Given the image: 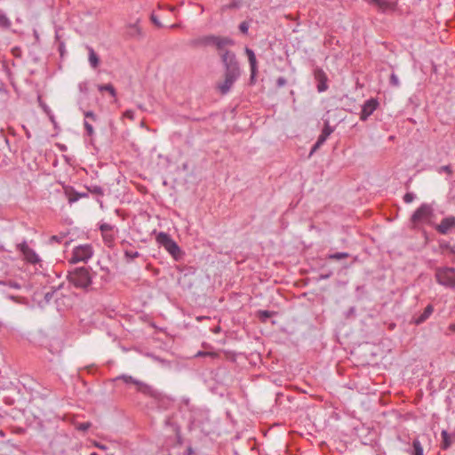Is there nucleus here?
<instances>
[{
    "label": "nucleus",
    "mask_w": 455,
    "mask_h": 455,
    "mask_svg": "<svg viewBox=\"0 0 455 455\" xmlns=\"http://www.w3.org/2000/svg\"><path fill=\"white\" fill-rule=\"evenodd\" d=\"M220 59L224 66V80L218 83L217 89L225 95L233 87L234 84L241 76V68L235 52L225 51L220 53Z\"/></svg>",
    "instance_id": "obj_1"
},
{
    "label": "nucleus",
    "mask_w": 455,
    "mask_h": 455,
    "mask_svg": "<svg viewBox=\"0 0 455 455\" xmlns=\"http://www.w3.org/2000/svg\"><path fill=\"white\" fill-rule=\"evenodd\" d=\"M68 279L76 288L86 290L92 284V275L88 268L81 267L68 271Z\"/></svg>",
    "instance_id": "obj_2"
},
{
    "label": "nucleus",
    "mask_w": 455,
    "mask_h": 455,
    "mask_svg": "<svg viewBox=\"0 0 455 455\" xmlns=\"http://www.w3.org/2000/svg\"><path fill=\"white\" fill-rule=\"evenodd\" d=\"M435 277L436 282L444 287L455 289V268L441 267L435 268Z\"/></svg>",
    "instance_id": "obj_3"
},
{
    "label": "nucleus",
    "mask_w": 455,
    "mask_h": 455,
    "mask_svg": "<svg viewBox=\"0 0 455 455\" xmlns=\"http://www.w3.org/2000/svg\"><path fill=\"white\" fill-rule=\"evenodd\" d=\"M434 215V208L431 204L424 203L413 212L411 217V222L416 226L419 223H429V220Z\"/></svg>",
    "instance_id": "obj_4"
},
{
    "label": "nucleus",
    "mask_w": 455,
    "mask_h": 455,
    "mask_svg": "<svg viewBox=\"0 0 455 455\" xmlns=\"http://www.w3.org/2000/svg\"><path fill=\"white\" fill-rule=\"evenodd\" d=\"M93 255V250L90 244H82L74 248L70 263L86 262Z\"/></svg>",
    "instance_id": "obj_5"
},
{
    "label": "nucleus",
    "mask_w": 455,
    "mask_h": 455,
    "mask_svg": "<svg viewBox=\"0 0 455 455\" xmlns=\"http://www.w3.org/2000/svg\"><path fill=\"white\" fill-rule=\"evenodd\" d=\"M100 230L105 245L108 248L114 247L116 240L115 226L108 223H101L100 225Z\"/></svg>",
    "instance_id": "obj_6"
},
{
    "label": "nucleus",
    "mask_w": 455,
    "mask_h": 455,
    "mask_svg": "<svg viewBox=\"0 0 455 455\" xmlns=\"http://www.w3.org/2000/svg\"><path fill=\"white\" fill-rule=\"evenodd\" d=\"M323 121L324 126L321 134L318 136L316 142L312 147L310 155H313L318 148H320L327 140L328 137L334 132V127L331 126L329 120L326 119Z\"/></svg>",
    "instance_id": "obj_7"
},
{
    "label": "nucleus",
    "mask_w": 455,
    "mask_h": 455,
    "mask_svg": "<svg viewBox=\"0 0 455 455\" xmlns=\"http://www.w3.org/2000/svg\"><path fill=\"white\" fill-rule=\"evenodd\" d=\"M379 103L377 99L371 98L367 100L362 106L360 113V120L366 121L373 112L378 108Z\"/></svg>",
    "instance_id": "obj_8"
},
{
    "label": "nucleus",
    "mask_w": 455,
    "mask_h": 455,
    "mask_svg": "<svg viewBox=\"0 0 455 455\" xmlns=\"http://www.w3.org/2000/svg\"><path fill=\"white\" fill-rule=\"evenodd\" d=\"M17 249L22 253L24 256V259L31 263V264H36L40 261V259L38 255L36 253V251L30 248L26 242H23L21 243H19L17 245Z\"/></svg>",
    "instance_id": "obj_9"
},
{
    "label": "nucleus",
    "mask_w": 455,
    "mask_h": 455,
    "mask_svg": "<svg viewBox=\"0 0 455 455\" xmlns=\"http://www.w3.org/2000/svg\"><path fill=\"white\" fill-rule=\"evenodd\" d=\"M314 77L317 83L316 89L318 92H323L328 89V77L326 73L320 68L314 69Z\"/></svg>",
    "instance_id": "obj_10"
},
{
    "label": "nucleus",
    "mask_w": 455,
    "mask_h": 455,
    "mask_svg": "<svg viewBox=\"0 0 455 455\" xmlns=\"http://www.w3.org/2000/svg\"><path fill=\"white\" fill-rule=\"evenodd\" d=\"M234 44L235 42L229 37L216 36L213 46L217 49L219 55L220 56V53L228 51L226 47L232 46Z\"/></svg>",
    "instance_id": "obj_11"
},
{
    "label": "nucleus",
    "mask_w": 455,
    "mask_h": 455,
    "mask_svg": "<svg viewBox=\"0 0 455 455\" xmlns=\"http://www.w3.org/2000/svg\"><path fill=\"white\" fill-rule=\"evenodd\" d=\"M435 230L441 235H447L453 231L451 215L443 218L441 222L435 226Z\"/></svg>",
    "instance_id": "obj_12"
},
{
    "label": "nucleus",
    "mask_w": 455,
    "mask_h": 455,
    "mask_svg": "<svg viewBox=\"0 0 455 455\" xmlns=\"http://www.w3.org/2000/svg\"><path fill=\"white\" fill-rule=\"evenodd\" d=\"M138 23H139V20L135 23L129 24L126 27V35L128 37L138 38V39L142 37L141 28L139 26Z\"/></svg>",
    "instance_id": "obj_13"
},
{
    "label": "nucleus",
    "mask_w": 455,
    "mask_h": 455,
    "mask_svg": "<svg viewBox=\"0 0 455 455\" xmlns=\"http://www.w3.org/2000/svg\"><path fill=\"white\" fill-rule=\"evenodd\" d=\"M245 53L251 68V79L253 80L257 72V60L254 52L250 48H245Z\"/></svg>",
    "instance_id": "obj_14"
},
{
    "label": "nucleus",
    "mask_w": 455,
    "mask_h": 455,
    "mask_svg": "<svg viewBox=\"0 0 455 455\" xmlns=\"http://www.w3.org/2000/svg\"><path fill=\"white\" fill-rule=\"evenodd\" d=\"M433 312H434V307L431 304H428L425 307L423 313H421L419 316L414 318L415 324L419 325V324L423 323L424 322H426L430 317V315L433 314Z\"/></svg>",
    "instance_id": "obj_15"
},
{
    "label": "nucleus",
    "mask_w": 455,
    "mask_h": 455,
    "mask_svg": "<svg viewBox=\"0 0 455 455\" xmlns=\"http://www.w3.org/2000/svg\"><path fill=\"white\" fill-rule=\"evenodd\" d=\"M217 36L209 35L202 36L198 39H196L192 42L193 45L196 46H208V45H214V41Z\"/></svg>",
    "instance_id": "obj_16"
},
{
    "label": "nucleus",
    "mask_w": 455,
    "mask_h": 455,
    "mask_svg": "<svg viewBox=\"0 0 455 455\" xmlns=\"http://www.w3.org/2000/svg\"><path fill=\"white\" fill-rule=\"evenodd\" d=\"M136 389H137V391H139L146 395H148V396L155 397L156 395V390H154L152 388V387H150L148 384L141 382V381L137 382Z\"/></svg>",
    "instance_id": "obj_17"
},
{
    "label": "nucleus",
    "mask_w": 455,
    "mask_h": 455,
    "mask_svg": "<svg viewBox=\"0 0 455 455\" xmlns=\"http://www.w3.org/2000/svg\"><path fill=\"white\" fill-rule=\"evenodd\" d=\"M164 248L168 251V252L175 259H178L180 257L181 251L178 244L173 241H170Z\"/></svg>",
    "instance_id": "obj_18"
},
{
    "label": "nucleus",
    "mask_w": 455,
    "mask_h": 455,
    "mask_svg": "<svg viewBox=\"0 0 455 455\" xmlns=\"http://www.w3.org/2000/svg\"><path fill=\"white\" fill-rule=\"evenodd\" d=\"M88 50V60L92 68H97L100 65V58L95 51L91 47L87 46Z\"/></svg>",
    "instance_id": "obj_19"
},
{
    "label": "nucleus",
    "mask_w": 455,
    "mask_h": 455,
    "mask_svg": "<svg viewBox=\"0 0 455 455\" xmlns=\"http://www.w3.org/2000/svg\"><path fill=\"white\" fill-rule=\"evenodd\" d=\"M411 455H424L423 447L419 439H414L412 442L411 450L409 451Z\"/></svg>",
    "instance_id": "obj_20"
},
{
    "label": "nucleus",
    "mask_w": 455,
    "mask_h": 455,
    "mask_svg": "<svg viewBox=\"0 0 455 455\" xmlns=\"http://www.w3.org/2000/svg\"><path fill=\"white\" fill-rule=\"evenodd\" d=\"M275 315V312L268 311V310H259L257 312V316L263 323H267V320L270 319Z\"/></svg>",
    "instance_id": "obj_21"
},
{
    "label": "nucleus",
    "mask_w": 455,
    "mask_h": 455,
    "mask_svg": "<svg viewBox=\"0 0 455 455\" xmlns=\"http://www.w3.org/2000/svg\"><path fill=\"white\" fill-rule=\"evenodd\" d=\"M98 90L101 92H108L114 98L116 96V91L111 84H99Z\"/></svg>",
    "instance_id": "obj_22"
},
{
    "label": "nucleus",
    "mask_w": 455,
    "mask_h": 455,
    "mask_svg": "<svg viewBox=\"0 0 455 455\" xmlns=\"http://www.w3.org/2000/svg\"><path fill=\"white\" fill-rule=\"evenodd\" d=\"M442 435V448L446 450L451 445V441L450 438V435L446 430H443L441 433Z\"/></svg>",
    "instance_id": "obj_23"
},
{
    "label": "nucleus",
    "mask_w": 455,
    "mask_h": 455,
    "mask_svg": "<svg viewBox=\"0 0 455 455\" xmlns=\"http://www.w3.org/2000/svg\"><path fill=\"white\" fill-rule=\"evenodd\" d=\"M369 4H373L379 7V10L385 11L389 7L387 0H366Z\"/></svg>",
    "instance_id": "obj_24"
},
{
    "label": "nucleus",
    "mask_w": 455,
    "mask_h": 455,
    "mask_svg": "<svg viewBox=\"0 0 455 455\" xmlns=\"http://www.w3.org/2000/svg\"><path fill=\"white\" fill-rule=\"evenodd\" d=\"M156 240L162 246L164 247L172 239L168 234L161 232L158 234Z\"/></svg>",
    "instance_id": "obj_25"
},
{
    "label": "nucleus",
    "mask_w": 455,
    "mask_h": 455,
    "mask_svg": "<svg viewBox=\"0 0 455 455\" xmlns=\"http://www.w3.org/2000/svg\"><path fill=\"white\" fill-rule=\"evenodd\" d=\"M65 237H66L65 234H60V235H52L49 238L48 243L51 244V245H52L54 243H61Z\"/></svg>",
    "instance_id": "obj_26"
},
{
    "label": "nucleus",
    "mask_w": 455,
    "mask_h": 455,
    "mask_svg": "<svg viewBox=\"0 0 455 455\" xmlns=\"http://www.w3.org/2000/svg\"><path fill=\"white\" fill-rule=\"evenodd\" d=\"M8 98V92L4 86V84L0 81V104L5 102Z\"/></svg>",
    "instance_id": "obj_27"
},
{
    "label": "nucleus",
    "mask_w": 455,
    "mask_h": 455,
    "mask_svg": "<svg viewBox=\"0 0 455 455\" xmlns=\"http://www.w3.org/2000/svg\"><path fill=\"white\" fill-rule=\"evenodd\" d=\"M12 25L9 18L4 14H0V27L3 28H9Z\"/></svg>",
    "instance_id": "obj_28"
},
{
    "label": "nucleus",
    "mask_w": 455,
    "mask_h": 455,
    "mask_svg": "<svg viewBox=\"0 0 455 455\" xmlns=\"http://www.w3.org/2000/svg\"><path fill=\"white\" fill-rule=\"evenodd\" d=\"M88 190L92 194H94V195H97V196H103L104 195L103 188L101 187H100V186H97V185H93V186L89 187Z\"/></svg>",
    "instance_id": "obj_29"
},
{
    "label": "nucleus",
    "mask_w": 455,
    "mask_h": 455,
    "mask_svg": "<svg viewBox=\"0 0 455 455\" xmlns=\"http://www.w3.org/2000/svg\"><path fill=\"white\" fill-rule=\"evenodd\" d=\"M0 284L7 285L13 289H20L21 288V285L13 280L0 281Z\"/></svg>",
    "instance_id": "obj_30"
},
{
    "label": "nucleus",
    "mask_w": 455,
    "mask_h": 455,
    "mask_svg": "<svg viewBox=\"0 0 455 455\" xmlns=\"http://www.w3.org/2000/svg\"><path fill=\"white\" fill-rule=\"evenodd\" d=\"M348 257H349V254L347 252H336V253L329 255V259H336V260H339V259H346Z\"/></svg>",
    "instance_id": "obj_31"
},
{
    "label": "nucleus",
    "mask_w": 455,
    "mask_h": 455,
    "mask_svg": "<svg viewBox=\"0 0 455 455\" xmlns=\"http://www.w3.org/2000/svg\"><path fill=\"white\" fill-rule=\"evenodd\" d=\"M84 126L86 134L89 137H92L94 135V129H93L92 124H90L87 120H84Z\"/></svg>",
    "instance_id": "obj_32"
},
{
    "label": "nucleus",
    "mask_w": 455,
    "mask_h": 455,
    "mask_svg": "<svg viewBox=\"0 0 455 455\" xmlns=\"http://www.w3.org/2000/svg\"><path fill=\"white\" fill-rule=\"evenodd\" d=\"M92 426V423L87 421V422H83V423H76V428L79 431H82V432H85L86 430H88Z\"/></svg>",
    "instance_id": "obj_33"
},
{
    "label": "nucleus",
    "mask_w": 455,
    "mask_h": 455,
    "mask_svg": "<svg viewBox=\"0 0 455 455\" xmlns=\"http://www.w3.org/2000/svg\"><path fill=\"white\" fill-rule=\"evenodd\" d=\"M124 256H125L127 261H130V260L134 259L135 258L140 257V254L138 251H127L126 250L124 251Z\"/></svg>",
    "instance_id": "obj_34"
},
{
    "label": "nucleus",
    "mask_w": 455,
    "mask_h": 455,
    "mask_svg": "<svg viewBox=\"0 0 455 455\" xmlns=\"http://www.w3.org/2000/svg\"><path fill=\"white\" fill-rule=\"evenodd\" d=\"M119 379H122L124 380V382L127 383V384H134L136 386L137 382L139 380L133 379L132 376H128V375H122L120 377H118Z\"/></svg>",
    "instance_id": "obj_35"
},
{
    "label": "nucleus",
    "mask_w": 455,
    "mask_h": 455,
    "mask_svg": "<svg viewBox=\"0 0 455 455\" xmlns=\"http://www.w3.org/2000/svg\"><path fill=\"white\" fill-rule=\"evenodd\" d=\"M84 116L86 119H90L92 122H96L98 117L92 111H84Z\"/></svg>",
    "instance_id": "obj_36"
},
{
    "label": "nucleus",
    "mask_w": 455,
    "mask_h": 455,
    "mask_svg": "<svg viewBox=\"0 0 455 455\" xmlns=\"http://www.w3.org/2000/svg\"><path fill=\"white\" fill-rule=\"evenodd\" d=\"M415 199V195L411 192H408L403 196V201L405 204H411Z\"/></svg>",
    "instance_id": "obj_37"
},
{
    "label": "nucleus",
    "mask_w": 455,
    "mask_h": 455,
    "mask_svg": "<svg viewBox=\"0 0 455 455\" xmlns=\"http://www.w3.org/2000/svg\"><path fill=\"white\" fill-rule=\"evenodd\" d=\"M438 172L439 173L446 172L448 174H451L452 173V170H451V165H443V166L439 168Z\"/></svg>",
    "instance_id": "obj_38"
},
{
    "label": "nucleus",
    "mask_w": 455,
    "mask_h": 455,
    "mask_svg": "<svg viewBox=\"0 0 455 455\" xmlns=\"http://www.w3.org/2000/svg\"><path fill=\"white\" fill-rule=\"evenodd\" d=\"M101 271L103 272V275H101V279L103 282L107 283L109 281V271L108 268L101 267Z\"/></svg>",
    "instance_id": "obj_39"
},
{
    "label": "nucleus",
    "mask_w": 455,
    "mask_h": 455,
    "mask_svg": "<svg viewBox=\"0 0 455 455\" xmlns=\"http://www.w3.org/2000/svg\"><path fill=\"white\" fill-rule=\"evenodd\" d=\"M239 29L240 31L243 33V34H246L248 32V29H249V25L246 21H243L240 25H239Z\"/></svg>",
    "instance_id": "obj_40"
},
{
    "label": "nucleus",
    "mask_w": 455,
    "mask_h": 455,
    "mask_svg": "<svg viewBox=\"0 0 455 455\" xmlns=\"http://www.w3.org/2000/svg\"><path fill=\"white\" fill-rule=\"evenodd\" d=\"M206 355H209V356H212V357H214L216 356V354L214 352H203V351H199L196 356V357H199V356H206Z\"/></svg>",
    "instance_id": "obj_41"
},
{
    "label": "nucleus",
    "mask_w": 455,
    "mask_h": 455,
    "mask_svg": "<svg viewBox=\"0 0 455 455\" xmlns=\"http://www.w3.org/2000/svg\"><path fill=\"white\" fill-rule=\"evenodd\" d=\"M390 84L395 85V86H398L399 85L398 77L394 73L390 76Z\"/></svg>",
    "instance_id": "obj_42"
},
{
    "label": "nucleus",
    "mask_w": 455,
    "mask_h": 455,
    "mask_svg": "<svg viewBox=\"0 0 455 455\" xmlns=\"http://www.w3.org/2000/svg\"><path fill=\"white\" fill-rule=\"evenodd\" d=\"M150 20L158 28H162L163 25L161 24V22L158 20V19L156 18V16L155 14H152L151 17H150Z\"/></svg>",
    "instance_id": "obj_43"
},
{
    "label": "nucleus",
    "mask_w": 455,
    "mask_h": 455,
    "mask_svg": "<svg viewBox=\"0 0 455 455\" xmlns=\"http://www.w3.org/2000/svg\"><path fill=\"white\" fill-rule=\"evenodd\" d=\"M124 116L130 120H133L134 119V112L132 110H126L124 113Z\"/></svg>",
    "instance_id": "obj_44"
},
{
    "label": "nucleus",
    "mask_w": 455,
    "mask_h": 455,
    "mask_svg": "<svg viewBox=\"0 0 455 455\" xmlns=\"http://www.w3.org/2000/svg\"><path fill=\"white\" fill-rule=\"evenodd\" d=\"M43 108H44V112L49 115L51 121L54 122V116L52 115H50L51 111H50L49 108L47 106L44 105Z\"/></svg>",
    "instance_id": "obj_45"
},
{
    "label": "nucleus",
    "mask_w": 455,
    "mask_h": 455,
    "mask_svg": "<svg viewBox=\"0 0 455 455\" xmlns=\"http://www.w3.org/2000/svg\"><path fill=\"white\" fill-rule=\"evenodd\" d=\"M440 248L442 249H449L450 248V243H447V242H443L440 243Z\"/></svg>",
    "instance_id": "obj_46"
},
{
    "label": "nucleus",
    "mask_w": 455,
    "mask_h": 455,
    "mask_svg": "<svg viewBox=\"0 0 455 455\" xmlns=\"http://www.w3.org/2000/svg\"><path fill=\"white\" fill-rule=\"evenodd\" d=\"M188 455H195V451L192 447H188L186 451Z\"/></svg>",
    "instance_id": "obj_47"
},
{
    "label": "nucleus",
    "mask_w": 455,
    "mask_h": 455,
    "mask_svg": "<svg viewBox=\"0 0 455 455\" xmlns=\"http://www.w3.org/2000/svg\"><path fill=\"white\" fill-rule=\"evenodd\" d=\"M277 84H278V85L284 84V78L283 77H279L278 80H277Z\"/></svg>",
    "instance_id": "obj_48"
},
{
    "label": "nucleus",
    "mask_w": 455,
    "mask_h": 455,
    "mask_svg": "<svg viewBox=\"0 0 455 455\" xmlns=\"http://www.w3.org/2000/svg\"><path fill=\"white\" fill-rule=\"evenodd\" d=\"M63 48H64V44H63V43H60V44L59 50H60V54H61V55L63 54Z\"/></svg>",
    "instance_id": "obj_49"
},
{
    "label": "nucleus",
    "mask_w": 455,
    "mask_h": 455,
    "mask_svg": "<svg viewBox=\"0 0 455 455\" xmlns=\"http://www.w3.org/2000/svg\"><path fill=\"white\" fill-rule=\"evenodd\" d=\"M451 221H452V228H453V231H455V216H452V215H451Z\"/></svg>",
    "instance_id": "obj_50"
},
{
    "label": "nucleus",
    "mask_w": 455,
    "mask_h": 455,
    "mask_svg": "<svg viewBox=\"0 0 455 455\" xmlns=\"http://www.w3.org/2000/svg\"><path fill=\"white\" fill-rule=\"evenodd\" d=\"M449 329H450L451 331H455V323H454L450 324Z\"/></svg>",
    "instance_id": "obj_51"
},
{
    "label": "nucleus",
    "mask_w": 455,
    "mask_h": 455,
    "mask_svg": "<svg viewBox=\"0 0 455 455\" xmlns=\"http://www.w3.org/2000/svg\"><path fill=\"white\" fill-rule=\"evenodd\" d=\"M168 8H169V10H170L171 12H173V11H174V9H175L173 6H170V7H168Z\"/></svg>",
    "instance_id": "obj_52"
},
{
    "label": "nucleus",
    "mask_w": 455,
    "mask_h": 455,
    "mask_svg": "<svg viewBox=\"0 0 455 455\" xmlns=\"http://www.w3.org/2000/svg\"><path fill=\"white\" fill-rule=\"evenodd\" d=\"M177 27H179L178 24H174V25L172 26V28H177Z\"/></svg>",
    "instance_id": "obj_53"
}]
</instances>
